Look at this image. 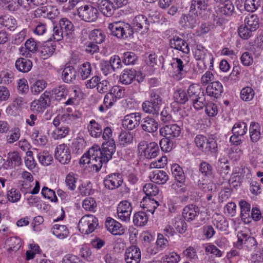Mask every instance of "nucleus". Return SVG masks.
Returning a JSON list of instances; mask_svg holds the SVG:
<instances>
[{
  "label": "nucleus",
  "instance_id": "obj_40",
  "mask_svg": "<svg viewBox=\"0 0 263 263\" xmlns=\"http://www.w3.org/2000/svg\"><path fill=\"white\" fill-rule=\"evenodd\" d=\"M171 170L172 174L175 180L179 184L184 183L185 181V176L182 168L178 164H174L172 166Z\"/></svg>",
  "mask_w": 263,
  "mask_h": 263
},
{
  "label": "nucleus",
  "instance_id": "obj_62",
  "mask_svg": "<svg viewBox=\"0 0 263 263\" xmlns=\"http://www.w3.org/2000/svg\"><path fill=\"white\" fill-rule=\"evenodd\" d=\"M180 259V256L175 252L165 255L161 258L162 263H177Z\"/></svg>",
  "mask_w": 263,
  "mask_h": 263
},
{
  "label": "nucleus",
  "instance_id": "obj_9",
  "mask_svg": "<svg viewBox=\"0 0 263 263\" xmlns=\"http://www.w3.org/2000/svg\"><path fill=\"white\" fill-rule=\"evenodd\" d=\"M238 241L235 243L236 247L240 249L242 246L249 250L255 248L257 245V242L255 238L248 235L245 231H241L238 232L237 234Z\"/></svg>",
  "mask_w": 263,
  "mask_h": 263
},
{
  "label": "nucleus",
  "instance_id": "obj_16",
  "mask_svg": "<svg viewBox=\"0 0 263 263\" xmlns=\"http://www.w3.org/2000/svg\"><path fill=\"white\" fill-rule=\"evenodd\" d=\"M34 14L36 17L43 16L52 20L58 15L59 12L55 7L48 5L37 8L34 11Z\"/></svg>",
  "mask_w": 263,
  "mask_h": 263
},
{
  "label": "nucleus",
  "instance_id": "obj_10",
  "mask_svg": "<svg viewBox=\"0 0 263 263\" xmlns=\"http://www.w3.org/2000/svg\"><path fill=\"white\" fill-rule=\"evenodd\" d=\"M50 92L47 91L40 98L33 101L31 104V109L34 111L42 112L50 105Z\"/></svg>",
  "mask_w": 263,
  "mask_h": 263
},
{
  "label": "nucleus",
  "instance_id": "obj_20",
  "mask_svg": "<svg viewBox=\"0 0 263 263\" xmlns=\"http://www.w3.org/2000/svg\"><path fill=\"white\" fill-rule=\"evenodd\" d=\"M105 227L109 232L115 235H121L124 233V229L121 224L110 217L106 219Z\"/></svg>",
  "mask_w": 263,
  "mask_h": 263
},
{
  "label": "nucleus",
  "instance_id": "obj_35",
  "mask_svg": "<svg viewBox=\"0 0 263 263\" xmlns=\"http://www.w3.org/2000/svg\"><path fill=\"white\" fill-rule=\"evenodd\" d=\"M260 126L256 122H252L250 125L249 133L252 142H256L261 138Z\"/></svg>",
  "mask_w": 263,
  "mask_h": 263
},
{
  "label": "nucleus",
  "instance_id": "obj_21",
  "mask_svg": "<svg viewBox=\"0 0 263 263\" xmlns=\"http://www.w3.org/2000/svg\"><path fill=\"white\" fill-rule=\"evenodd\" d=\"M170 45L171 48L180 50L184 53L190 52V48L187 43L184 40L179 36H174L170 40Z\"/></svg>",
  "mask_w": 263,
  "mask_h": 263
},
{
  "label": "nucleus",
  "instance_id": "obj_38",
  "mask_svg": "<svg viewBox=\"0 0 263 263\" xmlns=\"http://www.w3.org/2000/svg\"><path fill=\"white\" fill-rule=\"evenodd\" d=\"M51 231L54 235L61 239H64L69 235V231L65 225L56 224L53 226Z\"/></svg>",
  "mask_w": 263,
  "mask_h": 263
},
{
  "label": "nucleus",
  "instance_id": "obj_43",
  "mask_svg": "<svg viewBox=\"0 0 263 263\" xmlns=\"http://www.w3.org/2000/svg\"><path fill=\"white\" fill-rule=\"evenodd\" d=\"M148 217L145 212H138L135 213L133 216V222L135 225L142 227L147 222Z\"/></svg>",
  "mask_w": 263,
  "mask_h": 263
},
{
  "label": "nucleus",
  "instance_id": "obj_56",
  "mask_svg": "<svg viewBox=\"0 0 263 263\" xmlns=\"http://www.w3.org/2000/svg\"><path fill=\"white\" fill-rule=\"evenodd\" d=\"M161 149L165 152H170L174 147L173 140L167 137H164L159 142Z\"/></svg>",
  "mask_w": 263,
  "mask_h": 263
},
{
  "label": "nucleus",
  "instance_id": "obj_13",
  "mask_svg": "<svg viewBox=\"0 0 263 263\" xmlns=\"http://www.w3.org/2000/svg\"><path fill=\"white\" fill-rule=\"evenodd\" d=\"M132 209L130 202L126 200L121 201L119 203L117 209L119 219L123 221H129Z\"/></svg>",
  "mask_w": 263,
  "mask_h": 263
},
{
  "label": "nucleus",
  "instance_id": "obj_7",
  "mask_svg": "<svg viewBox=\"0 0 263 263\" xmlns=\"http://www.w3.org/2000/svg\"><path fill=\"white\" fill-rule=\"evenodd\" d=\"M78 13L80 18L87 22H93L98 17V11L90 5H85L78 9Z\"/></svg>",
  "mask_w": 263,
  "mask_h": 263
},
{
  "label": "nucleus",
  "instance_id": "obj_12",
  "mask_svg": "<svg viewBox=\"0 0 263 263\" xmlns=\"http://www.w3.org/2000/svg\"><path fill=\"white\" fill-rule=\"evenodd\" d=\"M159 132L163 137L169 138L173 140L180 136L181 128L176 124H170L161 127Z\"/></svg>",
  "mask_w": 263,
  "mask_h": 263
},
{
  "label": "nucleus",
  "instance_id": "obj_53",
  "mask_svg": "<svg viewBox=\"0 0 263 263\" xmlns=\"http://www.w3.org/2000/svg\"><path fill=\"white\" fill-rule=\"evenodd\" d=\"M213 223L218 229L221 231H226L228 227V223L225 218L220 215H216Z\"/></svg>",
  "mask_w": 263,
  "mask_h": 263
},
{
  "label": "nucleus",
  "instance_id": "obj_27",
  "mask_svg": "<svg viewBox=\"0 0 263 263\" xmlns=\"http://www.w3.org/2000/svg\"><path fill=\"white\" fill-rule=\"evenodd\" d=\"M133 27L137 31H147L149 28V23L147 17L142 14L135 17L133 21Z\"/></svg>",
  "mask_w": 263,
  "mask_h": 263
},
{
  "label": "nucleus",
  "instance_id": "obj_1",
  "mask_svg": "<svg viewBox=\"0 0 263 263\" xmlns=\"http://www.w3.org/2000/svg\"><path fill=\"white\" fill-rule=\"evenodd\" d=\"M101 150L99 145L92 146L87 152L83 155L80 160V164H89L97 172L100 170L103 164H106L110 160V153L105 154L106 149Z\"/></svg>",
  "mask_w": 263,
  "mask_h": 263
},
{
  "label": "nucleus",
  "instance_id": "obj_44",
  "mask_svg": "<svg viewBox=\"0 0 263 263\" xmlns=\"http://www.w3.org/2000/svg\"><path fill=\"white\" fill-rule=\"evenodd\" d=\"M70 131L67 126H57V128L52 133V137L55 140H58L65 137Z\"/></svg>",
  "mask_w": 263,
  "mask_h": 263
},
{
  "label": "nucleus",
  "instance_id": "obj_33",
  "mask_svg": "<svg viewBox=\"0 0 263 263\" xmlns=\"http://www.w3.org/2000/svg\"><path fill=\"white\" fill-rule=\"evenodd\" d=\"M77 71L72 66L65 67L62 71V79L65 83H71L76 80Z\"/></svg>",
  "mask_w": 263,
  "mask_h": 263
},
{
  "label": "nucleus",
  "instance_id": "obj_4",
  "mask_svg": "<svg viewBox=\"0 0 263 263\" xmlns=\"http://www.w3.org/2000/svg\"><path fill=\"white\" fill-rule=\"evenodd\" d=\"M99 225L98 219L93 215H85L79 220L78 228L84 234H89L93 232Z\"/></svg>",
  "mask_w": 263,
  "mask_h": 263
},
{
  "label": "nucleus",
  "instance_id": "obj_51",
  "mask_svg": "<svg viewBox=\"0 0 263 263\" xmlns=\"http://www.w3.org/2000/svg\"><path fill=\"white\" fill-rule=\"evenodd\" d=\"M142 108L144 112L145 113L157 115L159 113L160 109L155 106L151 102L148 100L145 101L142 104Z\"/></svg>",
  "mask_w": 263,
  "mask_h": 263
},
{
  "label": "nucleus",
  "instance_id": "obj_52",
  "mask_svg": "<svg viewBox=\"0 0 263 263\" xmlns=\"http://www.w3.org/2000/svg\"><path fill=\"white\" fill-rule=\"evenodd\" d=\"M91 70L90 63L85 62L82 64L79 69V76L83 80H85L90 76Z\"/></svg>",
  "mask_w": 263,
  "mask_h": 263
},
{
  "label": "nucleus",
  "instance_id": "obj_49",
  "mask_svg": "<svg viewBox=\"0 0 263 263\" xmlns=\"http://www.w3.org/2000/svg\"><path fill=\"white\" fill-rule=\"evenodd\" d=\"M143 190L146 195V197L151 198L156 196L159 192L157 186L152 183L146 184L143 186Z\"/></svg>",
  "mask_w": 263,
  "mask_h": 263
},
{
  "label": "nucleus",
  "instance_id": "obj_8",
  "mask_svg": "<svg viewBox=\"0 0 263 263\" xmlns=\"http://www.w3.org/2000/svg\"><path fill=\"white\" fill-rule=\"evenodd\" d=\"M102 138L106 141L105 143H103L102 145L101 150H104V148L106 149L105 154L110 153V159L112 158V155L116 151L115 142L112 138V132L111 129L109 127H105L103 132H102Z\"/></svg>",
  "mask_w": 263,
  "mask_h": 263
},
{
  "label": "nucleus",
  "instance_id": "obj_50",
  "mask_svg": "<svg viewBox=\"0 0 263 263\" xmlns=\"http://www.w3.org/2000/svg\"><path fill=\"white\" fill-rule=\"evenodd\" d=\"M52 92L54 95L57 100L60 101L62 99L65 98L67 95L68 91L65 85H62L54 88Z\"/></svg>",
  "mask_w": 263,
  "mask_h": 263
},
{
  "label": "nucleus",
  "instance_id": "obj_47",
  "mask_svg": "<svg viewBox=\"0 0 263 263\" xmlns=\"http://www.w3.org/2000/svg\"><path fill=\"white\" fill-rule=\"evenodd\" d=\"M89 37L96 43L101 44L104 41L105 35L101 30L95 29L90 32Z\"/></svg>",
  "mask_w": 263,
  "mask_h": 263
},
{
  "label": "nucleus",
  "instance_id": "obj_22",
  "mask_svg": "<svg viewBox=\"0 0 263 263\" xmlns=\"http://www.w3.org/2000/svg\"><path fill=\"white\" fill-rule=\"evenodd\" d=\"M98 4L101 13L107 17L111 16L117 9L111 0H98Z\"/></svg>",
  "mask_w": 263,
  "mask_h": 263
},
{
  "label": "nucleus",
  "instance_id": "obj_17",
  "mask_svg": "<svg viewBox=\"0 0 263 263\" xmlns=\"http://www.w3.org/2000/svg\"><path fill=\"white\" fill-rule=\"evenodd\" d=\"M124 259L126 263H139L141 260V252L138 247L133 246L125 251Z\"/></svg>",
  "mask_w": 263,
  "mask_h": 263
},
{
  "label": "nucleus",
  "instance_id": "obj_11",
  "mask_svg": "<svg viewBox=\"0 0 263 263\" xmlns=\"http://www.w3.org/2000/svg\"><path fill=\"white\" fill-rule=\"evenodd\" d=\"M54 156L55 159L61 164H68L71 160L69 148L64 143L58 145L55 150Z\"/></svg>",
  "mask_w": 263,
  "mask_h": 263
},
{
  "label": "nucleus",
  "instance_id": "obj_58",
  "mask_svg": "<svg viewBox=\"0 0 263 263\" xmlns=\"http://www.w3.org/2000/svg\"><path fill=\"white\" fill-rule=\"evenodd\" d=\"M224 3L219 9L220 13L226 16L232 15L234 11V6L230 0Z\"/></svg>",
  "mask_w": 263,
  "mask_h": 263
},
{
  "label": "nucleus",
  "instance_id": "obj_25",
  "mask_svg": "<svg viewBox=\"0 0 263 263\" xmlns=\"http://www.w3.org/2000/svg\"><path fill=\"white\" fill-rule=\"evenodd\" d=\"M141 126L144 131L149 133H153L157 131L158 124L154 118L146 117L142 119Z\"/></svg>",
  "mask_w": 263,
  "mask_h": 263
},
{
  "label": "nucleus",
  "instance_id": "obj_63",
  "mask_svg": "<svg viewBox=\"0 0 263 263\" xmlns=\"http://www.w3.org/2000/svg\"><path fill=\"white\" fill-rule=\"evenodd\" d=\"M59 26L61 28V30L66 32L68 34V32H70L73 29V25L72 23L67 18H61L59 23Z\"/></svg>",
  "mask_w": 263,
  "mask_h": 263
},
{
  "label": "nucleus",
  "instance_id": "obj_46",
  "mask_svg": "<svg viewBox=\"0 0 263 263\" xmlns=\"http://www.w3.org/2000/svg\"><path fill=\"white\" fill-rule=\"evenodd\" d=\"M208 0H193L190 9L198 12L200 10H204L207 8Z\"/></svg>",
  "mask_w": 263,
  "mask_h": 263
},
{
  "label": "nucleus",
  "instance_id": "obj_15",
  "mask_svg": "<svg viewBox=\"0 0 263 263\" xmlns=\"http://www.w3.org/2000/svg\"><path fill=\"white\" fill-rule=\"evenodd\" d=\"M141 120L140 112H134L126 115L123 121V126L128 130H133L139 126Z\"/></svg>",
  "mask_w": 263,
  "mask_h": 263
},
{
  "label": "nucleus",
  "instance_id": "obj_54",
  "mask_svg": "<svg viewBox=\"0 0 263 263\" xmlns=\"http://www.w3.org/2000/svg\"><path fill=\"white\" fill-rule=\"evenodd\" d=\"M173 224L176 230L179 233L183 234L186 230L187 225L184 219H182L179 217H175L173 220Z\"/></svg>",
  "mask_w": 263,
  "mask_h": 263
},
{
  "label": "nucleus",
  "instance_id": "obj_39",
  "mask_svg": "<svg viewBox=\"0 0 263 263\" xmlns=\"http://www.w3.org/2000/svg\"><path fill=\"white\" fill-rule=\"evenodd\" d=\"M244 25L255 31L259 27V18L256 14H249L244 20Z\"/></svg>",
  "mask_w": 263,
  "mask_h": 263
},
{
  "label": "nucleus",
  "instance_id": "obj_57",
  "mask_svg": "<svg viewBox=\"0 0 263 263\" xmlns=\"http://www.w3.org/2000/svg\"><path fill=\"white\" fill-rule=\"evenodd\" d=\"M254 94V91L251 87H246L241 90L240 98L244 101H250L253 99Z\"/></svg>",
  "mask_w": 263,
  "mask_h": 263
},
{
  "label": "nucleus",
  "instance_id": "obj_32",
  "mask_svg": "<svg viewBox=\"0 0 263 263\" xmlns=\"http://www.w3.org/2000/svg\"><path fill=\"white\" fill-rule=\"evenodd\" d=\"M186 93L189 101L192 102L195 99H197L203 93V92L199 85L193 84L189 86Z\"/></svg>",
  "mask_w": 263,
  "mask_h": 263
},
{
  "label": "nucleus",
  "instance_id": "obj_48",
  "mask_svg": "<svg viewBox=\"0 0 263 263\" xmlns=\"http://www.w3.org/2000/svg\"><path fill=\"white\" fill-rule=\"evenodd\" d=\"M248 130L247 125L243 122H238L236 123L232 129V133L236 135L243 136Z\"/></svg>",
  "mask_w": 263,
  "mask_h": 263
},
{
  "label": "nucleus",
  "instance_id": "obj_42",
  "mask_svg": "<svg viewBox=\"0 0 263 263\" xmlns=\"http://www.w3.org/2000/svg\"><path fill=\"white\" fill-rule=\"evenodd\" d=\"M37 158L41 164L44 166L50 165L53 162V157L51 154L47 151L40 152L37 154Z\"/></svg>",
  "mask_w": 263,
  "mask_h": 263
},
{
  "label": "nucleus",
  "instance_id": "obj_36",
  "mask_svg": "<svg viewBox=\"0 0 263 263\" xmlns=\"http://www.w3.org/2000/svg\"><path fill=\"white\" fill-rule=\"evenodd\" d=\"M149 101L151 102V103H153L155 106L160 109L163 104V99L161 90L159 89L151 90L149 92Z\"/></svg>",
  "mask_w": 263,
  "mask_h": 263
},
{
  "label": "nucleus",
  "instance_id": "obj_24",
  "mask_svg": "<svg viewBox=\"0 0 263 263\" xmlns=\"http://www.w3.org/2000/svg\"><path fill=\"white\" fill-rule=\"evenodd\" d=\"M55 47L56 45L54 43H51L48 40L39 49L41 57L44 60L47 59L55 52Z\"/></svg>",
  "mask_w": 263,
  "mask_h": 263
},
{
  "label": "nucleus",
  "instance_id": "obj_6",
  "mask_svg": "<svg viewBox=\"0 0 263 263\" xmlns=\"http://www.w3.org/2000/svg\"><path fill=\"white\" fill-rule=\"evenodd\" d=\"M138 149L141 156H143L148 159L156 158L159 153V147L156 143L151 142L147 144L145 141H142L139 143Z\"/></svg>",
  "mask_w": 263,
  "mask_h": 263
},
{
  "label": "nucleus",
  "instance_id": "obj_30",
  "mask_svg": "<svg viewBox=\"0 0 263 263\" xmlns=\"http://www.w3.org/2000/svg\"><path fill=\"white\" fill-rule=\"evenodd\" d=\"M136 71L134 69H124L120 76V82L124 85L131 84L135 79Z\"/></svg>",
  "mask_w": 263,
  "mask_h": 263
},
{
  "label": "nucleus",
  "instance_id": "obj_59",
  "mask_svg": "<svg viewBox=\"0 0 263 263\" xmlns=\"http://www.w3.org/2000/svg\"><path fill=\"white\" fill-rule=\"evenodd\" d=\"M46 86L47 83L45 81L37 80L31 86V91L34 95H37L42 91Z\"/></svg>",
  "mask_w": 263,
  "mask_h": 263
},
{
  "label": "nucleus",
  "instance_id": "obj_61",
  "mask_svg": "<svg viewBox=\"0 0 263 263\" xmlns=\"http://www.w3.org/2000/svg\"><path fill=\"white\" fill-rule=\"evenodd\" d=\"M239 205L241 209L240 216L242 219H246L250 216V205L246 201H240Z\"/></svg>",
  "mask_w": 263,
  "mask_h": 263
},
{
  "label": "nucleus",
  "instance_id": "obj_34",
  "mask_svg": "<svg viewBox=\"0 0 263 263\" xmlns=\"http://www.w3.org/2000/svg\"><path fill=\"white\" fill-rule=\"evenodd\" d=\"M6 162L7 165L12 168L18 166L22 163L21 156L17 152H9L8 154Z\"/></svg>",
  "mask_w": 263,
  "mask_h": 263
},
{
  "label": "nucleus",
  "instance_id": "obj_5",
  "mask_svg": "<svg viewBox=\"0 0 263 263\" xmlns=\"http://www.w3.org/2000/svg\"><path fill=\"white\" fill-rule=\"evenodd\" d=\"M194 141L198 149L205 153L215 152L217 147L214 139L207 138L201 135L196 136Z\"/></svg>",
  "mask_w": 263,
  "mask_h": 263
},
{
  "label": "nucleus",
  "instance_id": "obj_37",
  "mask_svg": "<svg viewBox=\"0 0 263 263\" xmlns=\"http://www.w3.org/2000/svg\"><path fill=\"white\" fill-rule=\"evenodd\" d=\"M32 66V62L25 58H19L15 62L16 68L21 72H27L30 70Z\"/></svg>",
  "mask_w": 263,
  "mask_h": 263
},
{
  "label": "nucleus",
  "instance_id": "obj_41",
  "mask_svg": "<svg viewBox=\"0 0 263 263\" xmlns=\"http://www.w3.org/2000/svg\"><path fill=\"white\" fill-rule=\"evenodd\" d=\"M6 244L9 247L8 248L9 253L16 252L21 246V240L17 237H11L7 239Z\"/></svg>",
  "mask_w": 263,
  "mask_h": 263
},
{
  "label": "nucleus",
  "instance_id": "obj_14",
  "mask_svg": "<svg viewBox=\"0 0 263 263\" xmlns=\"http://www.w3.org/2000/svg\"><path fill=\"white\" fill-rule=\"evenodd\" d=\"M199 23L198 13L191 9L189 13L187 15H182L179 21L180 24L186 28H193Z\"/></svg>",
  "mask_w": 263,
  "mask_h": 263
},
{
  "label": "nucleus",
  "instance_id": "obj_23",
  "mask_svg": "<svg viewBox=\"0 0 263 263\" xmlns=\"http://www.w3.org/2000/svg\"><path fill=\"white\" fill-rule=\"evenodd\" d=\"M199 212L200 210L198 206L193 204H189L184 208L182 214L184 220L187 221H191L199 215Z\"/></svg>",
  "mask_w": 263,
  "mask_h": 263
},
{
  "label": "nucleus",
  "instance_id": "obj_60",
  "mask_svg": "<svg viewBox=\"0 0 263 263\" xmlns=\"http://www.w3.org/2000/svg\"><path fill=\"white\" fill-rule=\"evenodd\" d=\"M82 206L86 211L95 212L97 208V203L93 198L88 197L83 200Z\"/></svg>",
  "mask_w": 263,
  "mask_h": 263
},
{
  "label": "nucleus",
  "instance_id": "obj_3",
  "mask_svg": "<svg viewBox=\"0 0 263 263\" xmlns=\"http://www.w3.org/2000/svg\"><path fill=\"white\" fill-rule=\"evenodd\" d=\"M108 28L110 34L118 39L125 40L133 37L134 30L131 25L123 22L109 23Z\"/></svg>",
  "mask_w": 263,
  "mask_h": 263
},
{
  "label": "nucleus",
  "instance_id": "obj_64",
  "mask_svg": "<svg viewBox=\"0 0 263 263\" xmlns=\"http://www.w3.org/2000/svg\"><path fill=\"white\" fill-rule=\"evenodd\" d=\"M176 101L180 104H184L189 101L187 93L185 91L182 89L177 90L174 95Z\"/></svg>",
  "mask_w": 263,
  "mask_h": 263
},
{
  "label": "nucleus",
  "instance_id": "obj_45",
  "mask_svg": "<svg viewBox=\"0 0 263 263\" xmlns=\"http://www.w3.org/2000/svg\"><path fill=\"white\" fill-rule=\"evenodd\" d=\"M78 175L73 172L68 173L65 178V183L69 190L74 191L76 188V183Z\"/></svg>",
  "mask_w": 263,
  "mask_h": 263
},
{
  "label": "nucleus",
  "instance_id": "obj_18",
  "mask_svg": "<svg viewBox=\"0 0 263 263\" xmlns=\"http://www.w3.org/2000/svg\"><path fill=\"white\" fill-rule=\"evenodd\" d=\"M123 182L122 177L119 174H111L108 175L104 180L105 187L113 190L119 187Z\"/></svg>",
  "mask_w": 263,
  "mask_h": 263
},
{
  "label": "nucleus",
  "instance_id": "obj_55",
  "mask_svg": "<svg viewBox=\"0 0 263 263\" xmlns=\"http://www.w3.org/2000/svg\"><path fill=\"white\" fill-rule=\"evenodd\" d=\"M261 5V0H246L244 7L248 12H255Z\"/></svg>",
  "mask_w": 263,
  "mask_h": 263
},
{
  "label": "nucleus",
  "instance_id": "obj_28",
  "mask_svg": "<svg viewBox=\"0 0 263 263\" xmlns=\"http://www.w3.org/2000/svg\"><path fill=\"white\" fill-rule=\"evenodd\" d=\"M87 129L89 135L92 137L98 138L102 134L103 129L102 125L94 119L89 121L87 125Z\"/></svg>",
  "mask_w": 263,
  "mask_h": 263
},
{
  "label": "nucleus",
  "instance_id": "obj_31",
  "mask_svg": "<svg viewBox=\"0 0 263 263\" xmlns=\"http://www.w3.org/2000/svg\"><path fill=\"white\" fill-rule=\"evenodd\" d=\"M140 205L146 212L154 214L155 209L158 206L159 203L154 198L145 197L141 202Z\"/></svg>",
  "mask_w": 263,
  "mask_h": 263
},
{
  "label": "nucleus",
  "instance_id": "obj_19",
  "mask_svg": "<svg viewBox=\"0 0 263 263\" xmlns=\"http://www.w3.org/2000/svg\"><path fill=\"white\" fill-rule=\"evenodd\" d=\"M81 114L79 112H74V114L64 113L63 115H58L53 120V125L57 127L60 125L61 123H70L73 121L79 118Z\"/></svg>",
  "mask_w": 263,
  "mask_h": 263
},
{
  "label": "nucleus",
  "instance_id": "obj_2",
  "mask_svg": "<svg viewBox=\"0 0 263 263\" xmlns=\"http://www.w3.org/2000/svg\"><path fill=\"white\" fill-rule=\"evenodd\" d=\"M194 56L196 60L200 62L197 63V66L200 70V72L209 68L212 70L213 67L214 58L212 54L201 45H197L194 51Z\"/></svg>",
  "mask_w": 263,
  "mask_h": 263
},
{
  "label": "nucleus",
  "instance_id": "obj_26",
  "mask_svg": "<svg viewBox=\"0 0 263 263\" xmlns=\"http://www.w3.org/2000/svg\"><path fill=\"white\" fill-rule=\"evenodd\" d=\"M206 92L208 96L218 98L223 92V86L218 81L213 82L207 86Z\"/></svg>",
  "mask_w": 263,
  "mask_h": 263
},
{
  "label": "nucleus",
  "instance_id": "obj_29",
  "mask_svg": "<svg viewBox=\"0 0 263 263\" xmlns=\"http://www.w3.org/2000/svg\"><path fill=\"white\" fill-rule=\"evenodd\" d=\"M149 178L152 182L161 184H164L168 179V176L165 172L158 170L152 172Z\"/></svg>",
  "mask_w": 263,
  "mask_h": 263
}]
</instances>
